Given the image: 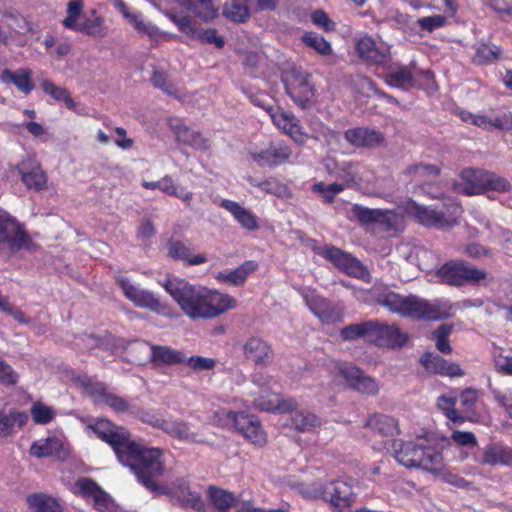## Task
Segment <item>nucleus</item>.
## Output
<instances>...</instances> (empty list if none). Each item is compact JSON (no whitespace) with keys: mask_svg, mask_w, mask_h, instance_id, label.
I'll return each mask as SVG.
<instances>
[{"mask_svg":"<svg viewBox=\"0 0 512 512\" xmlns=\"http://www.w3.org/2000/svg\"><path fill=\"white\" fill-rule=\"evenodd\" d=\"M162 286L191 319L216 318L237 305L236 299L227 293L197 287L182 279H168Z\"/></svg>","mask_w":512,"mask_h":512,"instance_id":"obj_1","label":"nucleus"},{"mask_svg":"<svg viewBox=\"0 0 512 512\" xmlns=\"http://www.w3.org/2000/svg\"><path fill=\"white\" fill-rule=\"evenodd\" d=\"M377 302L394 313L402 316L441 320L451 315L452 306L444 300L428 301L417 296L404 297L392 291H383L377 295Z\"/></svg>","mask_w":512,"mask_h":512,"instance_id":"obj_2","label":"nucleus"},{"mask_svg":"<svg viewBox=\"0 0 512 512\" xmlns=\"http://www.w3.org/2000/svg\"><path fill=\"white\" fill-rule=\"evenodd\" d=\"M118 460L130 468L144 487L152 492L158 491L154 478L160 476L164 469L158 448H147L130 440Z\"/></svg>","mask_w":512,"mask_h":512,"instance_id":"obj_3","label":"nucleus"},{"mask_svg":"<svg viewBox=\"0 0 512 512\" xmlns=\"http://www.w3.org/2000/svg\"><path fill=\"white\" fill-rule=\"evenodd\" d=\"M393 447L395 459L407 468H420L433 474L441 473L444 468L441 453L427 446L425 439L396 441Z\"/></svg>","mask_w":512,"mask_h":512,"instance_id":"obj_4","label":"nucleus"},{"mask_svg":"<svg viewBox=\"0 0 512 512\" xmlns=\"http://www.w3.org/2000/svg\"><path fill=\"white\" fill-rule=\"evenodd\" d=\"M83 0H71L67 4L66 16L62 25L71 31L82 33L86 36L101 39L108 35L109 28L105 18L95 9L82 15Z\"/></svg>","mask_w":512,"mask_h":512,"instance_id":"obj_5","label":"nucleus"},{"mask_svg":"<svg viewBox=\"0 0 512 512\" xmlns=\"http://www.w3.org/2000/svg\"><path fill=\"white\" fill-rule=\"evenodd\" d=\"M510 185L505 178L494 173L474 168H466L461 172L460 182L456 189L466 195L480 194L486 190L504 192Z\"/></svg>","mask_w":512,"mask_h":512,"instance_id":"obj_6","label":"nucleus"},{"mask_svg":"<svg viewBox=\"0 0 512 512\" xmlns=\"http://www.w3.org/2000/svg\"><path fill=\"white\" fill-rule=\"evenodd\" d=\"M405 210L421 224L437 228H446L454 225L462 213L461 206L454 202H451L447 206V211L444 212L429 209L410 200L406 203Z\"/></svg>","mask_w":512,"mask_h":512,"instance_id":"obj_7","label":"nucleus"},{"mask_svg":"<svg viewBox=\"0 0 512 512\" xmlns=\"http://www.w3.org/2000/svg\"><path fill=\"white\" fill-rule=\"evenodd\" d=\"M438 277L446 284L462 286L465 284H482L488 279V274L483 269H478L465 262L450 261L441 266Z\"/></svg>","mask_w":512,"mask_h":512,"instance_id":"obj_8","label":"nucleus"},{"mask_svg":"<svg viewBox=\"0 0 512 512\" xmlns=\"http://www.w3.org/2000/svg\"><path fill=\"white\" fill-rule=\"evenodd\" d=\"M29 236L23 226L9 213L0 212V252L15 253L28 247Z\"/></svg>","mask_w":512,"mask_h":512,"instance_id":"obj_9","label":"nucleus"},{"mask_svg":"<svg viewBox=\"0 0 512 512\" xmlns=\"http://www.w3.org/2000/svg\"><path fill=\"white\" fill-rule=\"evenodd\" d=\"M299 293L309 310L323 323L332 324L342 320L343 311L328 299L319 295L314 289L303 287Z\"/></svg>","mask_w":512,"mask_h":512,"instance_id":"obj_10","label":"nucleus"},{"mask_svg":"<svg viewBox=\"0 0 512 512\" xmlns=\"http://www.w3.org/2000/svg\"><path fill=\"white\" fill-rule=\"evenodd\" d=\"M212 512H285L282 509L264 511L256 508L250 501H243L233 493L221 488L210 487L208 490Z\"/></svg>","mask_w":512,"mask_h":512,"instance_id":"obj_11","label":"nucleus"},{"mask_svg":"<svg viewBox=\"0 0 512 512\" xmlns=\"http://www.w3.org/2000/svg\"><path fill=\"white\" fill-rule=\"evenodd\" d=\"M117 283L125 297L135 306L146 308L156 313H163L165 306L153 292L142 288L138 283L125 276H118Z\"/></svg>","mask_w":512,"mask_h":512,"instance_id":"obj_12","label":"nucleus"},{"mask_svg":"<svg viewBox=\"0 0 512 512\" xmlns=\"http://www.w3.org/2000/svg\"><path fill=\"white\" fill-rule=\"evenodd\" d=\"M87 430L108 443L113 448L117 458L130 441V434L125 428L116 426L107 419L96 420L87 426Z\"/></svg>","mask_w":512,"mask_h":512,"instance_id":"obj_13","label":"nucleus"},{"mask_svg":"<svg viewBox=\"0 0 512 512\" xmlns=\"http://www.w3.org/2000/svg\"><path fill=\"white\" fill-rule=\"evenodd\" d=\"M283 83L290 98L300 107L305 108L314 96V89L305 73L296 69L287 71Z\"/></svg>","mask_w":512,"mask_h":512,"instance_id":"obj_14","label":"nucleus"},{"mask_svg":"<svg viewBox=\"0 0 512 512\" xmlns=\"http://www.w3.org/2000/svg\"><path fill=\"white\" fill-rule=\"evenodd\" d=\"M263 108L268 112L276 128L288 135L295 143L302 145L307 141V133L292 113L279 107L263 106Z\"/></svg>","mask_w":512,"mask_h":512,"instance_id":"obj_15","label":"nucleus"},{"mask_svg":"<svg viewBox=\"0 0 512 512\" xmlns=\"http://www.w3.org/2000/svg\"><path fill=\"white\" fill-rule=\"evenodd\" d=\"M320 254L333 263L339 270L344 273L359 278L366 279L369 276L367 269L350 254L343 252L334 246H326Z\"/></svg>","mask_w":512,"mask_h":512,"instance_id":"obj_16","label":"nucleus"},{"mask_svg":"<svg viewBox=\"0 0 512 512\" xmlns=\"http://www.w3.org/2000/svg\"><path fill=\"white\" fill-rule=\"evenodd\" d=\"M459 117L462 121L471 123L484 130L509 129L512 128V114L507 111L491 110L486 114H472L469 111L461 110Z\"/></svg>","mask_w":512,"mask_h":512,"instance_id":"obj_17","label":"nucleus"},{"mask_svg":"<svg viewBox=\"0 0 512 512\" xmlns=\"http://www.w3.org/2000/svg\"><path fill=\"white\" fill-rule=\"evenodd\" d=\"M353 216L365 226L380 225L387 229H394L397 224V214L386 209H371L360 204L352 206Z\"/></svg>","mask_w":512,"mask_h":512,"instance_id":"obj_18","label":"nucleus"},{"mask_svg":"<svg viewBox=\"0 0 512 512\" xmlns=\"http://www.w3.org/2000/svg\"><path fill=\"white\" fill-rule=\"evenodd\" d=\"M122 17L140 34L151 40H158L162 32L150 21L144 19L138 11L132 10L123 0H109Z\"/></svg>","mask_w":512,"mask_h":512,"instance_id":"obj_19","label":"nucleus"},{"mask_svg":"<svg viewBox=\"0 0 512 512\" xmlns=\"http://www.w3.org/2000/svg\"><path fill=\"white\" fill-rule=\"evenodd\" d=\"M324 501L329 502L335 512H343L354 502L351 485L342 480L325 483Z\"/></svg>","mask_w":512,"mask_h":512,"instance_id":"obj_20","label":"nucleus"},{"mask_svg":"<svg viewBox=\"0 0 512 512\" xmlns=\"http://www.w3.org/2000/svg\"><path fill=\"white\" fill-rule=\"evenodd\" d=\"M23 184L30 190L41 191L47 187V175L34 157H26L17 165Z\"/></svg>","mask_w":512,"mask_h":512,"instance_id":"obj_21","label":"nucleus"},{"mask_svg":"<svg viewBox=\"0 0 512 512\" xmlns=\"http://www.w3.org/2000/svg\"><path fill=\"white\" fill-rule=\"evenodd\" d=\"M359 57L368 64H384L390 54L389 47L384 42H377L371 36H361L355 45Z\"/></svg>","mask_w":512,"mask_h":512,"instance_id":"obj_22","label":"nucleus"},{"mask_svg":"<svg viewBox=\"0 0 512 512\" xmlns=\"http://www.w3.org/2000/svg\"><path fill=\"white\" fill-rule=\"evenodd\" d=\"M408 337L395 325L373 321L370 342L379 347L396 348L403 346Z\"/></svg>","mask_w":512,"mask_h":512,"instance_id":"obj_23","label":"nucleus"},{"mask_svg":"<svg viewBox=\"0 0 512 512\" xmlns=\"http://www.w3.org/2000/svg\"><path fill=\"white\" fill-rule=\"evenodd\" d=\"M77 382L96 399L109 406L116 412H126L130 409L127 400L117 395L108 393L101 383H93L88 376L77 377Z\"/></svg>","mask_w":512,"mask_h":512,"instance_id":"obj_24","label":"nucleus"},{"mask_svg":"<svg viewBox=\"0 0 512 512\" xmlns=\"http://www.w3.org/2000/svg\"><path fill=\"white\" fill-rule=\"evenodd\" d=\"M340 374L343 378L357 391L368 394L375 395L379 391V385L377 381L365 375L359 368L352 364H340L338 366Z\"/></svg>","mask_w":512,"mask_h":512,"instance_id":"obj_25","label":"nucleus"},{"mask_svg":"<svg viewBox=\"0 0 512 512\" xmlns=\"http://www.w3.org/2000/svg\"><path fill=\"white\" fill-rule=\"evenodd\" d=\"M291 155L290 147L284 142H274L262 151L251 152V158L261 167L281 165L289 160Z\"/></svg>","mask_w":512,"mask_h":512,"instance_id":"obj_26","label":"nucleus"},{"mask_svg":"<svg viewBox=\"0 0 512 512\" xmlns=\"http://www.w3.org/2000/svg\"><path fill=\"white\" fill-rule=\"evenodd\" d=\"M253 403L257 408L266 412L288 413L297 407L295 399L285 398L279 393L268 390H262Z\"/></svg>","mask_w":512,"mask_h":512,"instance_id":"obj_27","label":"nucleus"},{"mask_svg":"<svg viewBox=\"0 0 512 512\" xmlns=\"http://www.w3.org/2000/svg\"><path fill=\"white\" fill-rule=\"evenodd\" d=\"M168 123L178 142L198 150H207L209 148L208 140L198 132L189 129L182 120L171 118Z\"/></svg>","mask_w":512,"mask_h":512,"instance_id":"obj_28","label":"nucleus"},{"mask_svg":"<svg viewBox=\"0 0 512 512\" xmlns=\"http://www.w3.org/2000/svg\"><path fill=\"white\" fill-rule=\"evenodd\" d=\"M219 206L228 211L243 229L248 231H256L259 229L258 217L249 209L241 206L238 202L222 199Z\"/></svg>","mask_w":512,"mask_h":512,"instance_id":"obj_29","label":"nucleus"},{"mask_svg":"<svg viewBox=\"0 0 512 512\" xmlns=\"http://www.w3.org/2000/svg\"><path fill=\"white\" fill-rule=\"evenodd\" d=\"M385 82L395 88L408 90L417 85L416 67L413 63L391 69L385 76Z\"/></svg>","mask_w":512,"mask_h":512,"instance_id":"obj_30","label":"nucleus"},{"mask_svg":"<svg viewBox=\"0 0 512 512\" xmlns=\"http://www.w3.org/2000/svg\"><path fill=\"white\" fill-rule=\"evenodd\" d=\"M0 83L12 84L25 95H28L34 89L32 71L27 68H20L15 71L10 69L1 70Z\"/></svg>","mask_w":512,"mask_h":512,"instance_id":"obj_31","label":"nucleus"},{"mask_svg":"<svg viewBox=\"0 0 512 512\" xmlns=\"http://www.w3.org/2000/svg\"><path fill=\"white\" fill-rule=\"evenodd\" d=\"M258 265L255 261H245L242 265L234 270H224L217 272L215 279L221 283L230 284L233 286L243 285L248 276L257 269Z\"/></svg>","mask_w":512,"mask_h":512,"instance_id":"obj_32","label":"nucleus"},{"mask_svg":"<svg viewBox=\"0 0 512 512\" xmlns=\"http://www.w3.org/2000/svg\"><path fill=\"white\" fill-rule=\"evenodd\" d=\"M289 413H291V416L287 425L296 431L311 432L321 426V419L311 411L299 410L297 406Z\"/></svg>","mask_w":512,"mask_h":512,"instance_id":"obj_33","label":"nucleus"},{"mask_svg":"<svg viewBox=\"0 0 512 512\" xmlns=\"http://www.w3.org/2000/svg\"><path fill=\"white\" fill-rule=\"evenodd\" d=\"M244 355L256 365L267 364L271 359V348L262 339L257 337L249 338L243 345Z\"/></svg>","mask_w":512,"mask_h":512,"instance_id":"obj_34","label":"nucleus"},{"mask_svg":"<svg viewBox=\"0 0 512 512\" xmlns=\"http://www.w3.org/2000/svg\"><path fill=\"white\" fill-rule=\"evenodd\" d=\"M345 139L358 147H376L383 141L381 133L367 128H353L345 132Z\"/></svg>","mask_w":512,"mask_h":512,"instance_id":"obj_35","label":"nucleus"},{"mask_svg":"<svg viewBox=\"0 0 512 512\" xmlns=\"http://www.w3.org/2000/svg\"><path fill=\"white\" fill-rule=\"evenodd\" d=\"M31 455L41 458L49 456H57L62 458L67 454L63 441L58 437H48L35 441L30 449Z\"/></svg>","mask_w":512,"mask_h":512,"instance_id":"obj_36","label":"nucleus"},{"mask_svg":"<svg viewBox=\"0 0 512 512\" xmlns=\"http://www.w3.org/2000/svg\"><path fill=\"white\" fill-rule=\"evenodd\" d=\"M481 463L491 466H509L512 464V449L502 444H490L483 450Z\"/></svg>","mask_w":512,"mask_h":512,"instance_id":"obj_37","label":"nucleus"},{"mask_svg":"<svg viewBox=\"0 0 512 512\" xmlns=\"http://www.w3.org/2000/svg\"><path fill=\"white\" fill-rule=\"evenodd\" d=\"M176 2L203 21H210L218 16L219 8L214 0H176Z\"/></svg>","mask_w":512,"mask_h":512,"instance_id":"obj_38","label":"nucleus"},{"mask_svg":"<svg viewBox=\"0 0 512 512\" xmlns=\"http://www.w3.org/2000/svg\"><path fill=\"white\" fill-rule=\"evenodd\" d=\"M236 430L254 445L262 446L266 443V435L255 416L244 414Z\"/></svg>","mask_w":512,"mask_h":512,"instance_id":"obj_39","label":"nucleus"},{"mask_svg":"<svg viewBox=\"0 0 512 512\" xmlns=\"http://www.w3.org/2000/svg\"><path fill=\"white\" fill-rule=\"evenodd\" d=\"M169 257L175 260H184L189 265H199L207 261L203 255H192L193 248L191 245L184 241H170L167 245Z\"/></svg>","mask_w":512,"mask_h":512,"instance_id":"obj_40","label":"nucleus"},{"mask_svg":"<svg viewBox=\"0 0 512 512\" xmlns=\"http://www.w3.org/2000/svg\"><path fill=\"white\" fill-rule=\"evenodd\" d=\"M151 360L157 365H174L185 362V355L167 346H152Z\"/></svg>","mask_w":512,"mask_h":512,"instance_id":"obj_41","label":"nucleus"},{"mask_svg":"<svg viewBox=\"0 0 512 512\" xmlns=\"http://www.w3.org/2000/svg\"><path fill=\"white\" fill-rule=\"evenodd\" d=\"M365 426L382 436H393L398 433L395 419L384 414L372 415L366 421Z\"/></svg>","mask_w":512,"mask_h":512,"instance_id":"obj_42","label":"nucleus"},{"mask_svg":"<svg viewBox=\"0 0 512 512\" xmlns=\"http://www.w3.org/2000/svg\"><path fill=\"white\" fill-rule=\"evenodd\" d=\"M27 421L28 414L25 412L15 410H11L9 413L0 412V436H10L16 425L21 428L27 423Z\"/></svg>","mask_w":512,"mask_h":512,"instance_id":"obj_43","label":"nucleus"},{"mask_svg":"<svg viewBox=\"0 0 512 512\" xmlns=\"http://www.w3.org/2000/svg\"><path fill=\"white\" fill-rule=\"evenodd\" d=\"M41 88L46 94L50 95L54 100L58 102H63L68 109L75 111L79 114L81 113V111L77 109V103L72 99L69 91L66 88L59 87L50 80H43L41 82Z\"/></svg>","mask_w":512,"mask_h":512,"instance_id":"obj_44","label":"nucleus"},{"mask_svg":"<svg viewBox=\"0 0 512 512\" xmlns=\"http://www.w3.org/2000/svg\"><path fill=\"white\" fill-rule=\"evenodd\" d=\"M164 432L174 438L181 440V441H187V442H201L202 441V439L198 438L197 433L190 430V427L188 426L187 423L180 421V420L168 419V422H167Z\"/></svg>","mask_w":512,"mask_h":512,"instance_id":"obj_45","label":"nucleus"},{"mask_svg":"<svg viewBox=\"0 0 512 512\" xmlns=\"http://www.w3.org/2000/svg\"><path fill=\"white\" fill-rule=\"evenodd\" d=\"M31 512H64L56 499L45 494H33L27 498Z\"/></svg>","mask_w":512,"mask_h":512,"instance_id":"obj_46","label":"nucleus"},{"mask_svg":"<svg viewBox=\"0 0 512 512\" xmlns=\"http://www.w3.org/2000/svg\"><path fill=\"white\" fill-rule=\"evenodd\" d=\"M457 397L454 393L441 395L437 399V407L444 413V415L453 423L461 424L464 421L462 417L455 409Z\"/></svg>","mask_w":512,"mask_h":512,"instance_id":"obj_47","label":"nucleus"},{"mask_svg":"<svg viewBox=\"0 0 512 512\" xmlns=\"http://www.w3.org/2000/svg\"><path fill=\"white\" fill-rule=\"evenodd\" d=\"M373 327V321H367L363 323H357L349 325L341 330V337L344 340H355L363 338L365 341L370 342L371 329Z\"/></svg>","mask_w":512,"mask_h":512,"instance_id":"obj_48","label":"nucleus"},{"mask_svg":"<svg viewBox=\"0 0 512 512\" xmlns=\"http://www.w3.org/2000/svg\"><path fill=\"white\" fill-rule=\"evenodd\" d=\"M337 179L341 180L345 188L353 187L359 184L360 177L358 175V165L352 162H342L339 164L338 171L336 172Z\"/></svg>","mask_w":512,"mask_h":512,"instance_id":"obj_49","label":"nucleus"},{"mask_svg":"<svg viewBox=\"0 0 512 512\" xmlns=\"http://www.w3.org/2000/svg\"><path fill=\"white\" fill-rule=\"evenodd\" d=\"M244 414L243 412H234L221 408L214 412L213 421L219 426L228 429H237Z\"/></svg>","mask_w":512,"mask_h":512,"instance_id":"obj_50","label":"nucleus"},{"mask_svg":"<svg viewBox=\"0 0 512 512\" xmlns=\"http://www.w3.org/2000/svg\"><path fill=\"white\" fill-rule=\"evenodd\" d=\"M5 27H8L16 33H22V31L25 30L26 25L25 21L20 17L13 15H6L4 17V25L0 26V42L8 44L12 38V34L10 31H6Z\"/></svg>","mask_w":512,"mask_h":512,"instance_id":"obj_51","label":"nucleus"},{"mask_svg":"<svg viewBox=\"0 0 512 512\" xmlns=\"http://www.w3.org/2000/svg\"><path fill=\"white\" fill-rule=\"evenodd\" d=\"M407 173L416 181L430 182L438 175L439 168L436 165L417 164L408 167Z\"/></svg>","mask_w":512,"mask_h":512,"instance_id":"obj_52","label":"nucleus"},{"mask_svg":"<svg viewBox=\"0 0 512 512\" xmlns=\"http://www.w3.org/2000/svg\"><path fill=\"white\" fill-rule=\"evenodd\" d=\"M101 488L89 478L78 479L73 486V493L82 496L87 501H92Z\"/></svg>","mask_w":512,"mask_h":512,"instance_id":"obj_53","label":"nucleus"},{"mask_svg":"<svg viewBox=\"0 0 512 512\" xmlns=\"http://www.w3.org/2000/svg\"><path fill=\"white\" fill-rule=\"evenodd\" d=\"M345 186L341 183L325 184L324 182H317L312 185V191L319 193L326 203L334 201L335 197L344 191Z\"/></svg>","mask_w":512,"mask_h":512,"instance_id":"obj_54","label":"nucleus"},{"mask_svg":"<svg viewBox=\"0 0 512 512\" xmlns=\"http://www.w3.org/2000/svg\"><path fill=\"white\" fill-rule=\"evenodd\" d=\"M500 54L501 50L498 46L482 43L476 48L474 60L480 64L491 63L497 60Z\"/></svg>","mask_w":512,"mask_h":512,"instance_id":"obj_55","label":"nucleus"},{"mask_svg":"<svg viewBox=\"0 0 512 512\" xmlns=\"http://www.w3.org/2000/svg\"><path fill=\"white\" fill-rule=\"evenodd\" d=\"M302 39L307 46L313 48L321 55H329L332 52L330 43L314 32L305 33Z\"/></svg>","mask_w":512,"mask_h":512,"instance_id":"obj_56","label":"nucleus"},{"mask_svg":"<svg viewBox=\"0 0 512 512\" xmlns=\"http://www.w3.org/2000/svg\"><path fill=\"white\" fill-rule=\"evenodd\" d=\"M223 14L229 20L236 23H243L249 18V10L246 5L232 2L223 8Z\"/></svg>","mask_w":512,"mask_h":512,"instance_id":"obj_57","label":"nucleus"},{"mask_svg":"<svg viewBox=\"0 0 512 512\" xmlns=\"http://www.w3.org/2000/svg\"><path fill=\"white\" fill-rule=\"evenodd\" d=\"M30 412L32 419L36 424H47L55 417V411L42 402L33 403Z\"/></svg>","mask_w":512,"mask_h":512,"instance_id":"obj_58","label":"nucleus"},{"mask_svg":"<svg viewBox=\"0 0 512 512\" xmlns=\"http://www.w3.org/2000/svg\"><path fill=\"white\" fill-rule=\"evenodd\" d=\"M295 489L307 499H324L325 484L321 482L297 483Z\"/></svg>","mask_w":512,"mask_h":512,"instance_id":"obj_59","label":"nucleus"},{"mask_svg":"<svg viewBox=\"0 0 512 512\" xmlns=\"http://www.w3.org/2000/svg\"><path fill=\"white\" fill-rule=\"evenodd\" d=\"M421 363L426 370L444 376L447 361L438 355L426 353L421 357Z\"/></svg>","mask_w":512,"mask_h":512,"instance_id":"obj_60","label":"nucleus"},{"mask_svg":"<svg viewBox=\"0 0 512 512\" xmlns=\"http://www.w3.org/2000/svg\"><path fill=\"white\" fill-rule=\"evenodd\" d=\"M184 363L195 372L212 370L216 366V361L213 358L202 356L185 357Z\"/></svg>","mask_w":512,"mask_h":512,"instance_id":"obj_61","label":"nucleus"},{"mask_svg":"<svg viewBox=\"0 0 512 512\" xmlns=\"http://www.w3.org/2000/svg\"><path fill=\"white\" fill-rule=\"evenodd\" d=\"M167 17L178 27V29L189 35L191 38L196 37L197 29L194 28L192 20L189 16H178L175 13H167Z\"/></svg>","mask_w":512,"mask_h":512,"instance_id":"obj_62","label":"nucleus"},{"mask_svg":"<svg viewBox=\"0 0 512 512\" xmlns=\"http://www.w3.org/2000/svg\"><path fill=\"white\" fill-rule=\"evenodd\" d=\"M91 502L99 512H114L117 508L114 500L102 489Z\"/></svg>","mask_w":512,"mask_h":512,"instance_id":"obj_63","label":"nucleus"},{"mask_svg":"<svg viewBox=\"0 0 512 512\" xmlns=\"http://www.w3.org/2000/svg\"><path fill=\"white\" fill-rule=\"evenodd\" d=\"M495 368L507 375H512V353L504 355L501 349L494 351Z\"/></svg>","mask_w":512,"mask_h":512,"instance_id":"obj_64","label":"nucleus"}]
</instances>
